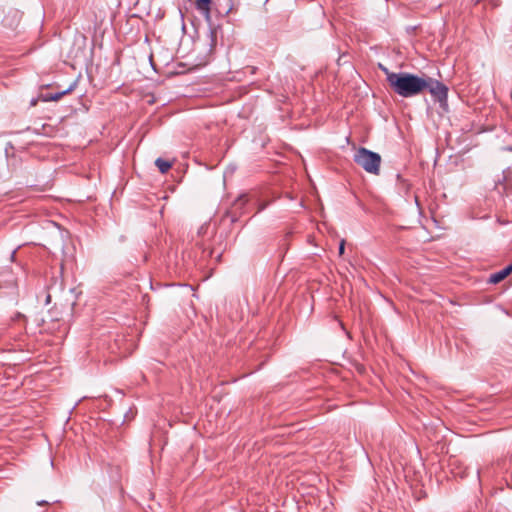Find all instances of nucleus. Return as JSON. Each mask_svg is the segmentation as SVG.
<instances>
[{
	"instance_id": "f257e3e1",
	"label": "nucleus",
	"mask_w": 512,
	"mask_h": 512,
	"mask_svg": "<svg viewBox=\"0 0 512 512\" xmlns=\"http://www.w3.org/2000/svg\"><path fill=\"white\" fill-rule=\"evenodd\" d=\"M389 85L392 90L405 98L420 94L426 89L425 78L411 73L389 75Z\"/></svg>"
},
{
	"instance_id": "f03ea898",
	"label": "nucleus",
	"mask_w": 512,
	"mask_h": 512,
	"mask_svg": "<svg viewBox=\"0 0 512 512\" xmlns=\"http://www.w3.org/2000/svg\"><path fill=\"white\" fill-rule=\"evenodd\" d=\"M354 162L363 168L367 173L373 175L380 174V165H381V156L373 151L368 150L365 147H360L356 150L354 157Z\"/></svg>"
},
{
	"instance_id": "7ed1b4c3",
	"label": "nucleus",
	"mask_w": 512,
	"mask_h": 512,
	"mask_svg": "<svg viewBox=\"0 0 512 512\" xmlns=\"http://www.w3.org/2000/svg\"><path fill=\"white\" fill-rule=\"evenodd\" d=\"M426 89L429 90L430 94L435 101H438L442 106L447 105L448 88L442 82L433 79L431 77L425 78Z\"/></svg>"
},
{
	"instance_id": "20e7f679",
	"label": "nucleus",
	"mask_w": 512,
	"mask_h": 512,
	"mask_svg": "<svg viewBox=\"0 0 512 512\" xmlns=\"http://www.w3.org/2000/svg\"><path fill=\"white\" fill-rule=\"evenodd\" d=\"M248 202L247 195H240L232 204L231 209L227 215L231 217V221L235 222L239 216L242 215L243 210Z\"/></svg>"
},
{
	"instance_id": "39448f33",
	"label": "nucleus",
	"mask_w": 512,
	"mask_h": 512,
	"mask_svg": "<svg viewBox=\"0 0 512 512\" xmlns=\"http://www.w3.org/2000/svg\"><path fill=\"white\" fill-rule=\"evenodd\" d=\"M512 168L509 167L503 172V180L499 181L496 185L497 189H500V187H503L504 191H507L508 189H512Z\"/></svg>"
},
{
	"instance_id": "423d86ee",
	"label": "nucleus",
	"mask_w": 512,
	"mask_h": 512,
	"mask_svg": "<svg viewBox=\"0 0 512 512\" xmlns=\"http://www.w3.org/2000/svg\"><path fill=\"white\" fill-rule=\"evenodd\" d=\"M512 272V265H508L507 267L503 268L502 270L491 274L489 282L493 284H497L504 280L510 273Z\"/></svg>"
},
{
	"instance_id": "0eeeda50",
	"label": "nucleus",
	"mask_w": 512,
	"mask_h": 512,
	"mask_svg": "<svg viewBox=\"0 0 512 512\" xmlns=\"http://www.w3.org/2000/svg\"><path fill=\"white\" fill-rule=\"evenodd\" d=\"M74 86H70L68 89L62 91V92H58V93H48V94H45L42 96V100L44 102H49V101H58L60 100L64 95L70 93L72 90H73Z\"/></svg>"
},
{
	"instance_id": "6e6552de",
	"label": "nucleus",
	"mask_w": 512,
	"mask_h": 512,
	"mask_svg": "<svg viewBox=\"0 0 512 512\" xmlns=\"http://www.w3.org/2000/svg\"><path fill=\"white\" fill-rule=\"evenodd\" d=\"M212 0H196L195 5L197 10L206 15L210 14Z\"/></svg>"
},
{
	"instance_id": "1a4fd4ad",
	"label": "nucleus",
	"mask_w": 512,
	"mask_h": 512,
	"mask_svg": "<svg viewBox=\"0 0 512 512\" xmlns=\"http://www.w3.org/2000/svg\"><path fill=\"white\" fill-rule=\"evenodd\" d=\"M155 165L162 174H165L171 169L173 163L162 158H157L155 160Z\"/></svg>"
},
{
	"instance_id": "9d476101",
	"label": "nucleus",
	"mask_w": 512,
	"mask_h": 512,
	"mask_svg": "<svg viewBox=\"0 0 512 512\" xmlns=\"http://www.w3.org/2000/svg\"><path fill=\"white\" fill-rule=\"evenodd\" d=\"M380 69L385 73L386 75V80L387 82L389 83V75L391 74H395L394 72H390L386 67H384L383 65L380 64Z\"/></svg>"
},
{
	"instance_id": "9b49d317",
	"label": "nucleus",
	"mask_w": 512,
	"mask_h": 512,
	"mask_svg": "<svg viewBox=\"0 0 512 512\" xmlns=\"http://www.w3.org/2000/svg\"><path fill=\"white\" fill-rule=\"evenodd\" d=\"M5 336L8 337V338H13L15 340H20V338L22 337V334H18V335H13L12 333H10L9 331H7L5 333Z\"/></svg>"
},
{
	"instance_id": "f8f14e48",
	"label": "nucleus",
	"mask_w": 512,
	"mask_h": 512,
	"mask_svg": "<svg viewBox=\"0 0 512 512\" xmlns=\"http://www.w3.org/2000/svg\"><path fill=\"white\" fill-rule=\"evenodd\" d=\"M344 250H345V241L342 240L339 245V254L342 255L344 253Z\"/></svg>"
},
{
	"instance_id": "ddd939ff",
	"label": "nucleus",
	"mask_w": 512,
	"mask_h": 512,
	"mask_svg": "<svg viewBox=\"0 0 512 512\" xmlns=\"http://www.w3.org/2000/svg\"><path fill=\"white\" fill-rule=\"evenodd\" d=\"M38 102V99L37 98H33L30 102V106H35Z\"/></svg>"
},
{
	"instance_id": "4468645a",
	"label": "nucleus",
	"mask_w": 512,
	"mask_h": 512,
	"mask_svg": "<svg viewBox=\"0 0 512 512\" xmlns=\"http://www.w3.org/2000/svg\"><path fill=\"white\" fill-rule=\"evenodd\" d=\"M47 504H48V502L44 501V500L37 502V505H39V506H44V505H47Z\"/></svg>"
},
{
	"instance_id": "2eb2a0df",
	"label": "nucleus",
	"mask_w": 512,
	"mask_h": 512,
	"mask_svg": "<svg viewBox=\"0 0 512 512\" xmlns=\"http://www.w3.org/2000/svg\"><path fill=\"white\" fill-rule=\"evenodd\" d=\"M50 301H51V296L48 294L46 297V303L48 304V303H50Z\"/></svg>"
},
{
	"instance_id": "dca6fc26",
	"label": "nucleus",
	"mask_w": 512,
	"mask_h": 512,
	"mask_svg": "<svg viewBox=\"0 0 512 512\" xmlns=\"http://www.w3.org/2000/svg\"><path fill=\"white\" fill-rule=\"evenodd\" d=\"M233 10V5H231L228 9V12L232 11Z\"/></svg>"
},
{
	"instance_id": "f3484780",
	"label": "nucleus",
	"mask_w": 512,
	"mask_h": 512,
	"mask_svg": "<svg viewBox=\"0 0 512 512\" xmlns=\"http://www.w3.org/2000/svg\"><path fill=\"white\" fill-rule=\"evenodd\" d=\"M508 150L512 151V147H509Z\"/></svg>"
},
{
	"instance_id": "a211bd4d",
	"label": "nucleus",
	"mask_w": 512,
	"mask_h": 512,
	"mask_svg": "<svg viewBox=\"0 0 512 512\" xmlns=\"http://www.w3.org/2000/svg\"><path fill=\"white\" fill-rule=\"evenodd\" d=\"M268 0H265V3L267 2Z\"/></svg>"
},
{
	"instance_id": "6ab92c4d",
	"label": "nucleus",
	"mask_w": 512,
	"mask_h": 512,
	"mask_svg": "<svg viewBox=\"0 0 512 512\" xmlns=\"http://www.w3.org/2000/svg\"><path fill=\"white\" fill-rule=\"evenodd\" d=\"M511 265H512V263H511Z\"/></svg>"
}]
</instances>
